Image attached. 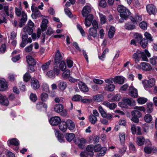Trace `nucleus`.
I'll list each match as a JSON object with an SVG mask.
<instances>
[{"instance_id":"obj_1","label":"nucleus","mask_w":157,"mask_h":157,"mask_svg":"<svg viewBox=\"0 0 157 157\" xmlns=\"http://www.w3.org/2000/svg\"><path fill=\"white\" fill-rule=\"evenodd\" d=\"M15 13L17 16L18 17H19L21 14L22 18L21 19L19 26L20 27H22L24 25L27 20V16L23 11L21 13L20 10L17 7L15 8Z\"/></svg>"},{"instance_id":"obj_2","label":"nucleus","mask_w":157,"mask_h":157,"mask_svg":"<svg viewBox=\"0 0 157 157\" xmlns=\"http://www.w3.org/2000/svg\"><path fill=\"white\" fill-rule=\"evenodd\" d=\"M146 141L148 143L144 148V152L147 154H150L151 152L157 153V148L154 147H151L150 142L148 140H146Z\"/></svg>"},{"instance_id":"obj_3","label":"nucleus","mask_w":157,"mask_h":157,"mask_svg":"<svg viewBox=\"0 0 157 157\" xmlns=\"http://www.w3.org/2000/svg\"><path fill=\"white\" fill-rule=\"evenodd\" d=\"M28 35L27 33L23 34L21 36L22 41L20 44V46L21 48H24L28 43H31L32 40L31 37L28 38Z\"/></svg>"},{"instance_id":"obj_4","label":"nucleus","mask_w":157,"mask_h":157,"mask_svg":"<svg viewBox=\"0 0 157 157\" xmlns=\"http://www.w3.org/2000/svg\"><path fill=\"white\" fill-rule=\"evenodd\" d=\"M155 84V80L151 78L148 80H145L143 82L144 87L147 90L154 86Z\"/></svg>"},{"instance_id":"obj_5","label":"nucleus","mask_w":157,"mask_h":157,"mask_svg":"<svg viewBox=\"0 0 157 157\" xmlns=\"http://www.w3.org/2000/svg\"><path fill=\"white\" fill-rule=\"evenodd\" d=\"M146 9L147 12L150 15H155L157 12V9L155 6L152 4H149L147 6Z\"/></svg>"},{"instance_id":"obj_6","label":"nucleus","mask_w":157,"mask_h":157,"mask_svg":"<svg viewBox=\"0 0 157 157\" xmlns=\"http://www.w3.org/2000/svg\"><path fill=\"white\" fill-rule=\"evenodd\" d=\"M49 121L52 125L56 126L59 124L61 121V119L59 117L55 116L51 117Z\"/></svg>"},{"instance_id":"obj_7","label":"nucleus","mask_w":157,"mask_h":157,"mask_svg":"<svg viewBox=\"0 0 157 157\" xmlns=\"http://www.w3.org/2000/svg\"><path fill=\"white\" fill-rule=\"evenodd\" d=\"M140 67L143 71H151L152 68L150 64L146 62L141 63L140 64Z\"/></svg>"},{"instance_id":"obj_8","label":"nucleus","mask_w":157,"mask_h":157,"mask_svg":"<svg viewBox=\"0 0 157 157\" xmlns=\"http://www.w3.org/2000/svg\"><path fill=\"white\" fill-rule=\"evenodd\" d=\"M129 94L131 97L136 98L138 96L137 90L133 86H131L129 88Z\"/></svg>"},{"instance_id":"obj_9","label":"nucleus","mask_w":157,"mask_h":157,"mask_svg":"<svg viewBox=\"0 0 157 157\" xmlns=\"http://www.w3.org/2000/svg\"><path fill=\"white\" fill-rule=\"evenodd\" d=\"M62 59V56L60 54L59 51L57 50L56 53L54 58V64H58Z\"/></svg>"},{"instance_id":"obj_10","label":"nucleus","mask_w":157,"mask_h":157,"mask_svg":"<svg viewBox=\"0 0 157 157\" xmlns=\"http://www.w3.org/2000/svg\"><path fill=\"white\" fill-rule=\"evenodd\" d=\"M140 56L142 59L143 61L147 62L148 61L147 57H150L151 55L148 51L147 49H145L144 52H141Z\"/></svg>"},{"instance_id":"obj_11","label":"nucleus","mask_w":157,"mask_h":157,"mask_svg":"<svg viewBox=\"0 0 157 157\" xmlns=\"http://www.w3.org/2000/svg\"><path fill=\"white\" fill-rule=\"evenodd\" d=\"M31 86L33 89L36 90L39 89L40 85L39 81L35 78H33L31 79Z\"/></svg>"},{"instance_id":"obj_12","label":"nucleus","mask_w":157,"mask_h":157,"mask_svg":"<svg viewBox=\"0 0 157 157\" xmlns=\"http://www.w3.org/2000/svg\"><path fill=\"white\" fill-rule=\"evenodd\" d=\"M90 6H84L82 10V14L83 17H86L91 12Z\"/></svg>"},{"instance_id":"obj_13","label":"nucleus","mask_w":157,"mask_h":157,"mask_svg":"<svg viewBox=\"0 0 157 157\" xmlns=\"http://www.w3.org/2000/svg\"><path fill=\"white\" fill-rule=\"evenodd\" d=\"M9 103V102L7 97L0 94V103L3 105L8 106Z\"/></svg>"},{"instance_id":"obj_14","label":"nucleus","mask_w":157,"mask_h":157,"mask_svg":"<svg viewBox=\"0 0 157 157\" xmlns=\"http://www.w3.org/2000/svg\"><path fill=\"white\" fill-rule=\"evenodd\" d=\"M67 125L66 121H62L59 124V128L61 131L65 132L67 129Z\"/></svg>"},{"instance_id":"obj_15","label":"nucleus","mask_w":157,"mask_h":157,"mask_svg":"<svg viewBox=\"0 0 157 157\" xmlns=\"http://www.w3.org/2000/svg\"><path fill=\"white\" fill-rule=\"evenodd\" d=\"M123 103L129 106L134 105L135 101L131 98H124L122 99Z\"/></svg>"},{"instance_id":"obj_16","label":"nucleus","mask_w":157,"mask_h":157,"mask_svg":"<svg viewBox=\"0 0 157 157\" xmlns=\"http://www.w3.org/2000/svg\"><path fill=\"white\" fill-rule=\"evenodd\" d=\"M7 144L10 147L11 145L17 146L19 145V143L18 140L17 139L14 138L8 140L7 141Z\"/></svg>"},{"instance_id":"obj_17","label":"nucleus","mask_w":157,"mask_h":157,"mask_svg":"<svg viewBox=\"0 0 157 157\" xmlns=\"http://www.w3.org/2000/svg\"><path fill=\"white\" fill-rule=\"evenodd\" d=\"M124 27L125 29L128 30H132L136 29V26L135 24L129 22L125 23Z\"/></svg>"},{"instance_id":"obj_18","label":"nucleus","mask_w":157,"mask_h":157,"mask_svg":"<svg viewBox=\"0 0 157 157\" xmlns=\"http://www.w3.org/2000/svg\"><path fill=\"white\" fill-rule=\"evenodd\" d=\"M131 14V13L129 10L126 9L122 13H120V16L121 18H124L126 20Z\"/></svg>"},{"instance_id":"obj_19","label":"nucleus","mask_w":157,"mask_h":157,"mask_svg":"<svg viewBox=\"0 0 157 157\" xmlns=\"http://www.w3.org/2000/svg\"><path fill=\"white\" fill-rule=\"evenodd\" d=\"M94 146L91 144L88 145L86 147V151L89 153L90 157H93L94 155L93 151L94 150Z\"/></svg>"},{"instance_id":"obj_20","label":"nucleus","mask_w":157,"mask_h":157,"mask_svg":"<svg viewBox=\"0 0 157 157\" xmlns=\"http://www.w3.org/2000/svg\"><path fill=\"white\" fill-rule=\"evenodd\" d=\"M63 109V105L60 104H56L54 107V110L57 113H60Z\"/></svg>"},{"instance_id":"obj_21","label":"nucleus","mask_w":157,"mask_h":157,"mask_svg":"<svg viewBox=\"0 0 157 157\" xmlns=\"http://www.w3.org/2000/svg\"><path fill=\"white\" fill-rule=\"evenodd\" d=\"M67 128L70 130H72L75 128V124L74 122L70 120H68L66 121Z\"/></svg>"},{"instance_id":"obj_22","label":"nucleus","mask_w":157,"mask_h":157,"mask_svg":"<svg viewBox=\"0 0 157 157\" xmlns=\"http://www.w3.org/2000/svg\"><path fill=\"white\" fill-rule=\"evenodd\" d=\"M78 85L79 88L82 91L85 92L88 91V88L85 83L81 82L79 83Z\"/></svg>"},{"instance_id":"obj_23","label":"nucleus","mask_w":157,"mask_h":157,"mask_svg":"<svg viewBox=\"0 0 157 157\" xmlns=\"http://www.w3.org/2000/svg\"><path fill=\"white\" fill-rule=\"evenodd\" d=\"M98 29L93 28H90L89 30V33L90 35H91L94 38L97 37V35Z\"/></svg>"},{"instance_id":"obj_24","label":"nucleus","mask_w":157,"mask_h":157,"mask_svg":"<svg viewBox=\"0 0 157 157\" xmlns=\"http://www.w3.org/2000/svg\"><path fill=\"white\" fill-rule=\"evenodd\" d=\"M8 86L6 82L0 80V91H4L7 88Z\"/></svg>"},{"instance_id":"obj_25","label":"nucleus","mask_w":157,"mask_h":157,"mask_svg":"<svg viewBox=\"0 0 157 157\" xmlns=\"http://www.w3.org/2000/svg\"><path fill=\"white\" fill-rule=\"evenodd\" d=\"M48 20L47 19H44L42 21V24L41 25V28L42 31H45L47 27V24L48 23Z\"/></svg>"},{"instance_id":"obj_26","label":"nucleus","mask_w":157,"mask_h":157,"mask_svg":"<svg viewBox=\"0 0 157 157\" xmlns=\"http://www.w3.org/2000/svg\"><path fill=\"white\" fill-rule=\"evenodd\" d=\"M27 61L29 65H35L36 62L34 59L31 56H27Z\"/></svg>"},{"instance_id":"obj_27","label":"nucleus","mask_w":157,"mask_h":157,"mask_svg":"<svg viewBox=\"0 0 157 157\" xmlns=\"http://www.w3.org/2000/svg\"><path fill=\"white\" fill-rule=\"evenodd\" d=\"M3 9L4 10L5 12L6 15L7 16H10V17L12 18L13 17V13H12V11L13 10V8L12 7H11L10 9V13H9V7L7 6H5L4 7Z\"/></svg>"},{"instance_id":"obj_28","label":"nucleus","mask_w":157,"mask_h":157,"mask_svg":"<svg viewBox=\"0 0 157 157\" xmlns=\"http://www.w3.org/2000/svg\"><path fill=\"white\" fill-rule=\"evenodd\" d=\"M65 137L67 141L71 142L74 138L75 135L73 133H67L65 134Z\"/></svg>"},{"instance_id":"obj_29","label":"nucleus","mask_w":157,"mask_h":157,"mask_svg":"<svg viewBox=\"0 0 157 157\" xmlns=\"http://www.w3.org/2000/svg\"><path fill=\"white\" fill-rule=\"evenodd\" d=\"M115 83H118L119 84H123L124 81L123 78L121 76H118L116 77L114 79Z\"/></svg>"},{"instance_id":"obj_30","label":"nucleus","mask_w":157,"mask_h":157,"mask_svg":"<svg viewBox=\"0 0 157 157\" xmlns=\"http://www.w3.org/2000/svg\"><path fill=\"white\" fill-rule=\"evenodd\" d=\"M141 53V52L140 50H137L136 52L134 53L132 56L133 58L135 59V62L136 63H137L140 60V58L139 56V55H140Z\"/></svg>"},{"instance_id":"obj_31","label":"nucleus","mask_w":157,"mask_h":157,"mask_svg":"<svg viewBox=\"0 0 157 157\" xmlns=\"http://www.w3.org/2000/svg\"><path fill=\"white\" fill-rule=\"evenodd\" d=\"M103 104L109 107L110 109H113L117 107L116 105L114 103H110L107 101H105L103 103Z\"/></svg>"},{"instance_id":"obj_32","label":"nucleus","mask_w":157,"mask_h":157,"mask_svg":"<svg viewBox=\"0 0 157 157\" xmlns=\"http://www.w3.org/2000/svg\"><path fill=\"white\" fill-rule=\"evenodd\" d=\"M67 86V83L61 81L59 82L58 87L59 89L61 90H64Z\"/></svg>"},{"instance_id":"obj_33","label":"nucleus","mask_w":157,"mask_h":157,"mask_svg":"<svg viewBox=\"0 0 157 157\" xmlns=\"http://www.w3.org/2000/svg\"><path fill=\"white\" fill-rule=\"evenodd\" d=\"M145 143L144 138L142 136H139L137 138L136 143L139 146H142Z\"/></svg>"},{"instance_id":"obj_34","label":"nucleus","mask_w":157,"mask_h":157,"mask_svg":"<svg viewBox=\"0 0 157 157\" xmlns=\"http://www.w3.org/2000/svg\"><path fill=\"white\" fill-rule=\"evenodd\" d=\"M115 30L113 27H111L110 28L108 33V36L110 39L112 38L115 33Z\"/></svg>"},{"instance_id":"obj_35","label":"nucleus","mask_w":157,"mask_h":157,"mask_svg":"<svg viewBox=\"0 0 157 157\" xmlns=\"http://www.w3.org/2000/svg\"><path fill=\"white\" fill-rule=\"evenodd\" d=\"M89 121L92 124H95L97 121V117L92 114L90 115L89 117Z\"/></svg>"},{"instance_id":"obj_36","label":"nucleus","mask_w":157,"mask_h":157,"mask_svg":"<svg viewBox=\"0 0 157 157\" xmlns=\"http://www.w3.org/2000/svg\"><path fill=\"white\" fill-rule=\"evenodd\" d=\"M23 32L27 33L29 35H31L33 33V29L28 26H26L23 29Z\"/></svg>"},{"instance_id":"obj_37","label":"nucleus","mask_w":157,"mask_h":157,"mask_svg":"<svg viewBox=\"0 0 157 157\" xmlns=\"http://www.w3.org/2000/svg\"><path fill=\"white\" fill-rule=\"evenodd\" d=\"M131 115L132 117H136L139 118L141 117L142 115V113L140 111L136 109L132 112Z\"/></svg>"},{"instance_id":"obj_38","label":"nucleus","mask_w":157,"mask_h":157,"mask_svg":"<svg viewBox=\"0 0 157 157\" xmlns=\"http://www.w3.org/2000/svg\"><path fill=\"white\" fill-rule=\"evenodd\" d=\"M134 36L136 40L139 43L143 39L142 36L140 33H136L134 34Z\"/></svg>"},{"instance_id":"obj_39","label":"nucleus","mask_w":157,"mask_h":157,"mask_svg":"<svg viewBox=\"0 0 157 157\" xmlns=\"http://www.w3.org/2000/svg\"><path fill=\"white\" fill-rule=\"evenodd\" d=\"M139 43L143 48H145L148 44V40L147 39H143L139 42Z\"/></svg>"},{"instance_id":"obj_40","label":"nucleus","mask_w":157,"mask_h":157,"mask_svg":"<svg viewBox=\"0 0 157 157\" xmlns=\"http://www.w3.org/2000/svg\"><path fill=\"white\" fill-rule=\"evenodd\" d=\"M103 96L101 94H97L93 97V100L95 101L100 102L103 99Z\"/></svg>"},{"instance_id":"obj_41","label":"nucleus","mask_w":157,"mask_h":157,"mask_svg":"<svg viewBox=\"0 0 157 157\" xmlns=\"http://www.w3.org/2000/svg\"><path fill=\"white\" fill-rule=\"evenodd\" d=\"M62 76L64 79L68 78L70 76V71L68 70H67L64 71L62 74Z\"/></svg>"},{"instance_id":"obj_42","label":"nucleus","mask_w":157,"mask_h":157,"mask_svg":"<svg viewBox=\"0 0 157 157\" xmlns=\"http://www.w3.org/2000/svg\"><path fill=\"white\" fill-rule=\"evenodd\" d=\"M56 136L58 138V140L60 142H62L63 141V135L59 133V131H57L55 133Z\"/></svg>"},{"instance_id":"obj_43","label":"nucleus","mask_w":157,"mask_h":157,"mask_svg":"<svg viewBox=\"0 0 157 157\" xmlns=\"http://www.w3.org/2000/svg\"><path fill=\"white\" fill-rule=\"evenodd\" d=\"M41 100L43 101H46L48 98V94L45 93H43L40 96Z\"/></svg>"},{"instance_id":"obj_44","label":"nucleus","mask_w":157,"mask_h":157,"mask_svg":"<svg viewBox=\"0 0 157 157\" xmlns=\"http://www.w3.org/2000/svg\"><path fill=\"white\" fill-rule=\"evenodd\" d=\"M115 86L112 84L106 85L105 87V89L107 91H113L115 89Z\"/></svg>"},{"instance_id":"obj_45","label":"nucleus","mask_w":157,"mask_h":157,"mask_svg":"<svg viewBox=\"0 0 157 157\" xmlns=\"http://www.w3.org/2000/svg\"><path fill=\"white\" fill-rule=\"evenodd\" d=\"M152 117L149 114H147L145 115L144 119L145 121L147 123H150L152 120Z\"/></svg>"},{"instance_id":"obj_46","label":"nucleus","mask_w":157,"mask_h":157,"mask_svg":"<svg viewBox=\"0 0 157 157\" xmlns=\"http://www.w3.org/2000/svg\"><path fill=\"white\" fill-rule=\"evenodd\" d=\"M119 136L121 145L124 144L125 140L124 133H119Z\"/></svg>"},{"instance_id":"obj_47","label":"nucleus","mask_w":157,"mask_h":157,"mask_svg":"<svg viewBox=\"0 0 157 157\" xmlns=\"http://www.w3.org/2000/svg\"><path fill=\"white\" fill-rule=\"evenodd\" d=\"M147 112L148 113H151L153 110L152 103H148L147 104Z\"/></svg>"},{"instance_id":"obj_48","label":"nucleus","mask_w":157,"mask_h":157,"mask_svg":"<svg viewBox=\"0 0 157 157\" xmlns=\"http://www.w3.org/2000/svg\"><path fill=\"white\" fill-rule=\"evenodd\" d=\"M121 98L120 95L119 94H117L112 97L110 101L113 102L114 101H118L120 100Z\"/></svg>"},{"instance_id":"obj_49","label":"nucleus","mask_w":157,"mask_h":157,"mask_svg":"<svg viewBox=\"0 0 157 157\" xmlns=\"http://www.w3.org/2000/svg\"><path fill=\"white\" fill-rule=\"evenodd\" d=\"M51 61L49 60L48 62L45 63L41 66V68L43 70H47L50 64Z\"/></svg>"},{"instance_id":"obj_50","label":"nucleus","mask_w":157,"mask_h":157,"mask_svg":"<svg viewBox=\"0 0 157 157\" xmlns=\"http://www.w3.org/2000/svg\"><path fill=\"white\" fill-rule=\"evenodd\" d=\"M140 28L144 30L147 29V24L144 21H142L140 23L139 25Z\"/></svg>"},{"instance_id":"obj_51","label":"nucleus","mask_w":157,"mask_h":157,"mask_svg":"<svg viewBox=\"0 0 157 157\" xmlns=\"http://www.w3.org/2000/svg\"><path fill=\"white\" fill-rule=\"evenodd\" d=\"M127 8L122 5H119L117 8V10L120 13H122Z\"/></svg>"},{"instance_id":"obj_52","label":"nucleus","mask_w":157,"mask_h":157,"mask_svg":"<svg viewBox=\"0 0 157 157\" xmlns=\"http://www.w3.org/2000/svg\"><path fill=\"white\" fill-rule=\"evenodd\" d=\"M31 76L28 72H26L23 77L24 81L27 82L31 78Z\"/></svg>"},{"instance_id":"obj_53","label":"nucleus","mask_w":157,"mask_h":157,"mask_svg":"<svg viewBox=\"0 0 157 157\" xmlns=\"http://www.w3.org/2000/svg\"><path fill=\"white\" fill-rule=\"evenodd\" d=\"M40 13L39 10L34 13H33L31 15L32 17L34 19H36L37 17H40Z\"/></svg>"},{"instance_id":"obj_54","label":"nucleus","mask_w":157,"mask_h":157,"mask_svg":"<svg viewBox=\"0 0 157 157\" xmlns=\"http://www.w3.org/2000/svg\"><path fill=\"white\" fill-rule=\"evenodd\" d=\"M157 60V56L152 57L150 59V63L153 65H155Z\"/></svg>"},{"instance_id":"obj_55","label":"nucleus","mask_w":157,"mask_h":157,"mask_svg":"<svg viewBox=\"0 0 157 157\" xmlns=\"http://www.w3.org/2000/svg\"><path fill=\"white\" fill-rule=\"evenodd\" d=\"M59 67L62 71H63L66 68L65 63L63 61H62L59 65Z\"/></svg>"},{"instance_id":"obj_56","label":"nucleus","mask_w":157,"mask_h":157,"mask_svg":"<svg viewBox=\"0 0 157 157\" xmlns=\"http://www.w3.org/2000/svg\"><path fill=\"white\" fill-rule=\"evenodd\" d=\"M100 17L101 24H105V23L106 20V17L103 14H100Z\"/></svg>"},{"instance_id":"obj_57","label":"nucleus","mask_w":157,"mask_h":157,"mask_svg":"<svg viewBox=\"0 0 157 157\" xmlns=\"http://www.w3.org/2000/svg\"><path fill=\"white\" fill-rule=\"evenodd\" d=\"M82 97L79 95H75L72 98V100L75 101H80L82 99Z\"/></svg>"},{"instance_id":"obj_58","label":"nucleus","mask_w":157,"mask_h":157,"mask_svg":"<svg viewBox=\"0 0 157 157\" xmlns=\"http://www.w3.org/2000/svg\"><path fill=\"white\" fill-rule=\"evenodd\" d=\"M147 101V99L144 98H139L137 100L138 103L140 104H144L146 103Z\"/></svg>"},{"instance_id":"obj_59","label":"nucleus","mask_w":157,"mask_h":157,"mask_svg":"<svg viewBox=\"0 0 157 157\" xmlns=\"http://www.w3.org/2000/svg\"><path fill=\"white\" fill-rule=\"evenodd\" d=\"M106 2L105 0H101L99 2V5L101 7L105 8L106 7Z\"/></svg>"},{"instance_id":"obj_60","label":"nucleus","mask_w":157,"mask_h":157,"mask_svg":"<svg viewBox=\"0 0 157 157\" xmlns=\"http://www.w3.org/2000/svg\"><path fill=\"white\" fill-rule=\"evenodd\" d=\"M89 154L88 152L85 151L81 152L80 156L81 157H90Z\"/></svg>"},{"instance_id":"obj_61","label":"nucleus","mask_w":157,"mask_h":157,"mask_svg":"<svg viewBox=\"0 0 157 157\" xmlns=\"http://www.w3.org/2000/svg\"><path fill=\"white\" fill-rule=\"evenodd\" d=\"M30 98V100L33 102H35L37 99V97L35 94L31 93Z\"/></svg>"},{"instance_id":"obj_62","label":"nucleus","mask_w":157,"mask_h":157,"mask_svg":"<svg viewBox=\"0 0 157 157\" xmlns=\"http://www.w3.org/2000/svg\"><path fill=\"white\" fill-rule=\"evenodd\" d=\"M53 33L54 31L50 27H48L46 32V34L48 36H50L52 34H53Z\"/></svg>"},{"instance_id":"obj_63","label":"nucleus","mask_w":157,"mask_h":157,"mask_svg":"<svg viewBox=\"0 0 157 157\" xmlns=\"http://www.w3.org/2000/svg\"><path fill=\"white\" fill-rule=\"evenodd\" d=\"M94 151L95 152L99 151L101 148V145L99 144H97L94 146Z\"/></svg>"},{"instance_id":"obj_64","label":"nucleus","mask_w":157,"mask_h":157,"mask_svg":"<svg viewBox=\"0 0 157 157\" xmlns=\"http://www.w3.org/2000/svg\"><path fill=\"white\" fill-rule=\"evenodd\" d=\"M33 47V45L32 44H31L29 46L26 47L25 49V50L26 52H29L32 50Z\"/></svg>"}]
</instances>
